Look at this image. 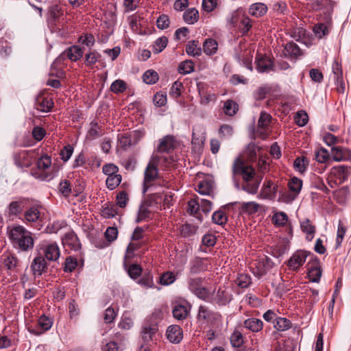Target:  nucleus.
<instances>
[{
  "label": "nucleus",
  "instance_id": "1",
  "mask_svg": "<svg viewBox=\"0 0 351 351\" xmlns=\"http://www.w3.org/2000/svg\"><path fill=\"white\" fill-rule=\"evenodd\" d=\"M158 313H153L150 319L146 321L141 326L140 332V346L138 351L150 350L154 344H156L160 337L158 323L153 320V318Z\"/></svg>",
  "mask_w": 351,
  "mask_h": 351
},
{
  "label": "nucleus",
  "instance_id": "2",
  "mask_svg": "<svg viewBox=\"0 0 351 351\" xmlns=\"http://www.w3.org/2000/svg\"><path fill=\"white\" fill-rule=\"evenodd\" d=\"M9 239L14 247L27 252L34 247L32 234L22 226H14L8 230Z\"/></svg>",
  "mask_w": 351,
  "mask_h": 351
},
{
  "label": "nucleus",
  "instance_id": "3",
  "mask_svg": "<svg viewBox=\"0 0 351 351\" xmlns=\"http://www.w3.org/2000/svg\"><path fill=\"white\" fill-rule=\"evenodd\" d=\"M202 278H191L188 280L189 290L197 298L204 301H208L210 296V291L202 285Z\"/></svg>",
  "mask_w": 351,
  "mask_h": 351
},
{
  "label": "nucleus",
  "instance_id": "4",
  "mask_svg": "<svg viewBox=\"0 0 351 351\" xmlns=\"http://www.w3.org/2000/svg\"><path fill=\"white\" fill-rule=\"evenodd\" d=\"M232 173L234 175H241L243 179L247 182L251 180L254 175V169L250 165H247L240 158H237L232 166Z\"/></svg>",
  "mask_w": 351,
  "mask_h": 351
},
{
  "label": "nucleus",
  "instance_id": "5",
  "mask_svg": "<svg viewBox=\"0 0 351 351\" xmlns=\"http://www.w3.org/2000/svg\"><path fill=\"white\" fill-rule=\"evenodd\" d=\"M158 175L157 163L152 158L144 172L143 193H146L149 188L152 186V182L158 178Z\"/></svg>",
  "mask_w": 351,
  "mask_h": 351
},
{
  "label": "nucleus",
  "instance_id": "6",
  "mask_svg": "<svg viewBox=\"0 0 351 351\" xmlns=\"http://www.w3.org/2000/svg\"><path fill=\"white\" fill-rule=\"evenodd\" d=\"M51 165V157L48 155L41 156L37 161L36 166L38 170H32L31 173L36 178L45 180L49 177V175L45 172H40V171H45L49 169Z\"/></svg>",
  "mask_w": 351,
  "mask_h": 351
},
{
  "label": "nucleus",
  "instance_id": "7",
  "mask_svg": "<svg viewBox=\"0 0 351 351\" xmlns=\"http://www.w3.org/2000/svg\"><path fill=\"white\" fill-rule=\"evenodd\" d=\"M35 158V152L22 151L14 156L15 164L20 167H29L33 162Z\"/></svg>",
  "mask_w": 351,
  "mask_h": 351
},
{
  "label": "nucleus",
  "instance_id": "8",
  "mask_svg": "<svg viewBox=\"0 0 351 351\" xmlns=\"http://www.w3.org/2000/svg\"><path fill=\"white\" fill-rule=\"evenodd\" d=\"M278 191V185L271 180H266L263 183L258 197L263 199L274 200Z\"/></svg>",
  "mask_w": 351,
  "mask_h": 351
},
{
  "label": "nucleus",
  "instance_id": "9",
  "mask_svg": "<svg viewBox=\"0 0 351 351\" xmlns=\"http://www.w3.org/2000/svg\"><path fill=\"white\" fill-rule=\"evenodd\" d=\"M221 315L217 313L212 311L205 306H200L199 307L197 319L203 320L207 323L215 324L220 319Z\"/></svg>",
  "mask_w": 351,
  "mask_h": 351
},
{
  "label": "nucleus",
  "instance_id": "10",
  "mask_svg": "<svg viewBox=\"0 0 351 351\" xmlns=\"http://www.w3.org/2000/svg\"><path fill=\"white\" fill-rule=\"evenodd\" d=\"M309 254L307 251L297 250L289 258L288 261L289 267L293 270L298 269L305 263Z\"/></svg>",
  "mask_w": 351,
  "mask_h": 351
},
{
  "label": "nucleus",
  "instance_id": "11",
  "mask_svg": "<svg viewBox=\"0 0 351 351\" xmlns=\"http://www.w3.org/2000/svg\"><path fill=\"white\" fill-rule=\"evenodd\" d=\"M30 267L33 275L35 277H38L47 272V263L45 258L43 256L40 255L34 258Z\"/></svg>",
  "mask_w": 351,
  "mask_h": 351
},
{
  "label": "nucleus",
  "instance_id": "12",
  "mask_svg": "<svg viewBox=\"0 0 351 351\" xmlns=\"http://www.w3.org/2000/svg\"><path fill=\"white\" fill-rule=\"evenodd\" d=\"M44 258L49 261H56L60 256V250L56 243L44 245L42 248Z\"/></svg>",
  "mask_w": 351,
  "mask_h": 351
},
{
  "label": "nucleus",
  "instance_id": "13",
  "mask_svg": "<svg viewBox=\"0 0 351 351\" xmlns=\"http://www.w3.org/2000/svg\"><path fill=\"white\" fill-rule=\"evenodd\" d=\"M166 335L170 342L178 343L183 338L182 329L178 325H171L168 327Z\"/></svg>",
  "mask_w": 351,
  "mask_h": 351
},
{
  "label": "nucleus",
  "instance_id": "14",
  "mask_svg": "<svg viewBox=\"0 0 351 351\" xmlns=\"http://www.w3.org/2000/svg\"><path fill=\"white\" fill-rule=\"evenodd\" d=\"M350 173V169L347 166L339 165L332 168L330 176H333L335 178L338 180L339 182V183L341 184L348 180Z\"/></svg>",
  "mask_w": 351,
  "mask_h": 351
},
{
  "label": "nucleus",
  "instance_id": "15",
  "mask_svg": "<svg viewBox=\"0 0 351 351\" xmlns=\"http://www.w3.org/2000/svg\"><path fill=\"white\" fill-rule=\"evenodd\" d=\"M52 324L53 322L50 318L45 315H42L40 317L38 321V326L42 330V331H38V330L32 327L28 328V331L33 335H40L44 332L49 330L52 326Z\"/></svg>",
  "mask_w": 351,
  "mask_h": 351
},
{
  "label": "nucleus",
  "instance_id": "16",
  "mask_svg": "<svg viewBox=\"0 0 351 351\" xmlns=\"http://www.w3.org/2000/svg\"><path fill=\"white\" fill-rule=\"evenodd\" d=\"M62 243L64 246L75 251L81 247V244L77 235L73 232H68L64 235L62 239Z\"/></svg>",
  "mask_w": 351,
  "mask_h": 351
},
{
  "label": "nucleus",
  "instance_id": "17",
  "mask_svg": "<svg viewBox=\"0 0 351 351\" xmlns=\"http://www.w3.org/2000/svg\"><path fill=\"white\" fill-rule=\"evenodd\" d=\"M27 199L25 198H20L17 201L10 202L8 206V214L10 216H16L22 213L24 208L26 206Z\"/></svg>",
  "mask_w": 351,
  "mask_h": 351
},
{
  "label": "nucleus",
  "instance_id": "18",
  "mask_svg": "<svg viewBox=\"0 0 351 351\" xmlns=\"http://www.w3.org/2000/svg\"><path fill=\"white\" fill-rule=\"evenodd\" d=\"M35 105L37 110L48 112L53 108L54 103L51 98L39 96L36 99Z\"/></svg>",
  "mask_w": 351,
  "mask_h": 351
},
{
  "label": "nucleus",
  "instance_id": "19",
  "mask_svg": "<svg viewBox=\"0 0 351 351\" xmlns=\"http://www.w3.org/2000/svg\"><path fill=\"white\" fill-rule=\"evenodd\" d=\"M175 147V142L174 138L171 136H165L162 138L157 147V151L158 152H169L173 150Z\"/></svg>",
  "mask_w": 351,
  "mask_h": 351
},
{
  "label": "nucleus",
  "instance_id": "20",
  "mask_svg": "<svg viewBox=\"0 0 351 351\" xmlns=\"http://www.w3.org/2000/svg\"><path fill=\"white\" fill-rule=\"evenodd\" d=\"M62 56H66L71 61L76 62L83 56V50L77 45H73L66 49L62 54Z\"/></svg>",
  "mask_w": 351,
  "mask_h": 351
},
{
  "label": "nucleus",
  "instance_id": "21",
  "mask_svg": "<svg viewBox=\"0 0 351 351\" xmlns=\"http://www.w3.org/2000/svg\"><path fill=\"white\" fill-rule=\"evenodd\" d=\"M283 53L286 57L297 58L302 56V51L295 43L291 42L285 45Z\"/></svg>",
  "mask_w": 351,
  "mask_h": 351
},
{
  "label": "nucleus",
  "instance_id": "22",
  "mask_svg": "<svg viewBox=\"0 0 351 351\" xmlns=\"http://www.w3.org/2000/svg\"><path fill=\"white\" fill-rule=\"evenodd\" d=\"M207 269L208 265L206 263V261L199 258H196L191 262L189 270L191 274H197L207 270Z\"/></svg>",
  "mask_w": 351,
  "mask_h": 351
},
{
  "label": "nucleus",
  "instance_id": "23",
  "mask_svg": "<svg viewBox=\"0 0 351 351\" xmlns=\"http://www.w3.org/2000/svg\"><path fill=\"white\" fill-rule=\"evenodd\" d=\"M322 276V269L319 263H313L308 268V276L310 281L318 282Z\"/></svg>",
  "mask_w": 351,
  "mask_h": 351
},
{
  "label": "nucleus",
  "instance_id": "24",
  "mask_svg": "<svg viewBox=\"0 0 351 351\" xmlns=\"http://www.w3.org/2000/svg\"><path fill=\"white\" fill-rule=\"evenodd\" d=\"M243 326L252 332H257L263 329V322L257 318H249L244 322Z\"/></svg>",
  "mask_w": 351,
  "mask_h": 351
},
{
  "label": "nucleus",
  "instance_id": "25",
  "mask_svg": "<svg viewBox=\"0 0 351 351\" xmlns=\"http://www.w3.org/2000/svg\"><path fill=\"white\" fill-rule=\"evenodd\" d=\"M301 230L306 236V238L308 241H311L315 232V226L313 225L308 219H305L300 222Z\"/></svg>",
  "mask_w": 351,
  "mask_h": 351
},
{
  "label": "nucleus",
  "instance_id": "26",
  "mask_svg": "<svg viewBox=\"0 0 351 351\" xmlns=\"http://www.w3.org/2000/svg\"><path fill=\"white\" fill-rule=\"evenodd\" d=\"M186 52L188 55L198 57L202 54V49L199 41L191 40L186 46Z\"/></svg>",
  "mask_w": 351,
  "mask_h": 351
},
{
  "label": "nucleus",
  "instance_id": "27",
  "mask_svg": "<svg viewBox=\"0 0 351 351\" xmlns=\"http://www.w3.org/2000/svg\"><path fill=\"white\" fill-rule=\"evenodd\" d=\"M40 206L38 205H34L29 208H28L24 214L25 219L29 222H35L36 221L40 215V213L39 210Z\"/></svg>",
  "mask_w": 351,
  "mask_h": 351
},
{
  "label": "nucleus",
  "instance_id": "28",
  "mask_svg": "<svg viewBox=\"0 0 351 351\" xmlns=\"http://www.w3.org/2000/svg\"><path fill=\"white\" fill-rule=\"evenodd\" d=\"M267 6L263 3H255L250 5V13L256 17H261L266 14Z\"/></svg>",
  "mask_w": 351,
  "mask_h": 351
},
{
  "label": "nucleus",
  "instance_id": "29",
  "mask_svg": "<svg viewBox=\"0 0 351 351\" xmlns=\"http://www.w3.org/2000/svg\"><path fill=\"white\" fill-rule=\"evenodd\" d=\"M218 48L217 42L213 38H208L204 42L203 50L207 55H213L217 53Z\"/></svg>",
  "mask_w": 351,
  "mask_h": 351
},
{
  "label": "nucleus",
  "instance_id": "30",
  "mask_svg": "<svg viewBox=\"0 0 351 351\" xmlns=\"http://www.w3.org/2000/svg\"><path fill=\"white\" fill-rule=\"evenodd\" d=\"M273 323L274 327L278 331H285L292 326L291 322L284 317H276Z\"/></svg>",
  "mask_w": 351,
  "mask_h": 351
},
{
  "label": "nucleus",
  "instance_id": "31",
  "mask_svg": "<svg viewBox=\"0 0 351 351\" xmlns=\"http://www.w3.org/2000/svg\"><path fill=\"white\" fill-rule=\"evenodd\" d=\"M184 21L188 24H194L199 19V12L195 8L187 9L183 14Z\"/></svg>",
  "mask_w": 351,
  "mask_h": 351
},
{
  "label": "nucleus",
  "instance_id": "32",
  "mask_svg": "<svg viewBox=\"0 0 351 351\" xmlns=\"http://www.w3.org/2000/svg\"><path fill=\"white\" fill-rule=\"evenodd\" d=\"M230 300L228 293L219 289L216 295L213 298V302L219 305H225Z\"/></svg>",
  "mask_w": 351,
  "mask_h": 351
},
{
  "label": "nucleus",
  "instance_id": "33",
  "mask_svg": "<svg viewBox=\"0 0 351 351\" xmlns=\"http://www.w3.org/2000/svg\"><path fill=\"white\" fill-rule=\"evenodd\" d=\"M288 187L289 190L298 197L302 187V181L298 178H293L289 182Z\"/></svg>",
  "mask_w": 351,
  "mask_h": 351
},
{
  "label": "nucleus",
  "instance_id": "34",
  "mask_svg": "<svg viewBox=\"0 0 351 351\" xmlns=\"http://www.w3.org/2000/svg\"><path fill=\"white\" fill-rule=\"evenodd\" d=\"M238 104L233 100L228 99L225 101L223 105L224 113L228 116L234 115L238 111Z\"/></svg>",
  "mask_w": 351,
  "mask_h": 351
},
{
  "label": "nucleus",
  "instance_id": "35",
  "mask_svg": "<svg viewBox=\"0 0 351 351\" xmlns=\"http://www.w3.org/2000/svg\"><path fill=\"white\" fill-rule=\"evenodd\" d=\"M173 317L178 320L185 319L188 315L187 308L184 305H176L173 309Z\"/></svg>",
  "mask_w": 351,
  "mask_h": 351
},
{
  "label": "nucleus",
  "instance_id": "36",
  "mask_svg": "<svg viewBox=\"0 0 351 351\" xmlns=\"http://www.w3.org/2000/svg\"><path fill=\"white\" fill-rule=\"evenodd\" d=\"M347 151L341 147H333L331 149L332 158L335 161H342L347 159L346 152Z\"/></svg>",
  "mask_w": 351,
  "mask_h": 351
},
{
  "label": "nucleus",
  "instance_id": "37",
  "mask_svg": "<svg viewBox=\"0 0 351 351\" xmlns=\"http://www.w3.org/2000/svg\"><path fill=\"white\" fill-rule=\"evenodd\" d=\"M122 177L121 174H116L114 176H108L106 180V184L109 190H114L121 182Z\"/></svg>",
  "mask_w": 351,
  "mask_h": 351
},
{
  "label": "nucleus",
  "instance_id": "38",
  "mask_svg": "<svg viewBox=\"0 0 351 351\" xmlns=\"http://www.w3.org/2000/svg\"><path fill=\"white\" fill-rule=\"evenodd\" d=\"M272 68V62L267 58H260L256 60V69L258 72L269 71Z\"/></svg>",
  "mask_w": 351,
  "mask_h": 351
},
{
  "label": "nucleus",
  "instance_id": "39",
  "mask_svg": "<svg viewBox=\"0 0 351 351\" xmlns=\"http://www.w3.org/2000/svg\"><path fill=\"white\" fill-rule=\"evenodd\" d=\"M168 44V38L166 36H162L157 38L153 44V52L158 53L163 51Z\"/></svg>",
  "mask_w": 351,
  "mask_h": 351
},
{
  "label": "nucleus",
  "instance_id": "40",
  "mask_svg": "<svg viewBox=\"0 0 351 351\" xmlns=\"http://www.w3.org/2000/svg\"><path fill=\"white\" fill-rule=\"evenodd\" d=\"M101 55L96 51H90L85 55V64L87 66H93L99 61Z\"/></svg>",
  "mask_w": 351,
  "mask_h": 351
},
{
  "label": "nucleus",
  "instance_id": "41",
  "mask_svg": "<svg viewBox=\"0 0 351 351\" xmlns=\"http://www.w3.org/2000/svg\"><path fill=\"white\" fill-rule=\"evenodd\" d=\"M271 120V116L269 114L262 112L258 120V130L262 129L265 130L268 128Z\"/></svg>",
  "mask_w": 351,
  "mask_h": 351
},
{
  "label": "nucleus",
  "instance_id": "42",
  "mask_svg": "<svg viewBox=\"0 0 351 351\" xmlns=\"http://www.w3.org/2000/svg\"><path fill=\"white\" fill-rule=\"evenodd\" d=\"M288 221V216L284 212H277L274 214L272 217L273 223L278 226H284Z\"/></svg>",
  "mask_w": 351,
  "mask_h": 351
},
{
  "label": "nucleus",
  "instance_id": "43",
  "mask_svg": "<svg viewBox=\"0 0 351 351\" xmlns=\"http://www.w3.org/2000/svg\"><path fill=\"white\" fill-rule=\"evenodd\" d=\"M143 80L147 84H154L158 80V73L154 70H148L143 74Z\"/></svg>",
  "mask_w": 351,
  "mask_h": 351
},
{
  "label": "nucleus",
  "instance_id": "44",
  "mask_svg": "<svg viewBox=\"0 0 351 351\" xmlns=\"http://www.w3.org/2000/svg\"><path fill=\"white\" fill-rule=\"evenodd\" d=\"M194 70L193 62L191 60H187L182 62L178 66V71L182 74H189Z\"/></svg>",
  "mask_w": 351,
  "mask_h": 351
},
{
  "label": "nucleus",
  "instance_id": "45",
  "mask_svg": "<svg viewBox=\"0 0 351 351\" xmlns=\"http://www.w3.org/2000/svg\"><path fill=\"white\" fill-rule=\"evenodd\" d=\"M127 88V84L122 80H116L110 86V90L114 93H123Z\"/></svg>",
  "mask_w": 351,
  "mask_h": 351
},
{
  "label": "nucleus",
  "instance_id": "46",
  "mask_svg": "<svg viewBox=\"0 0 351 351\" xmlns=\"http://www.w3.org/2000/svg\"><path fill=\"white\" fill-rule=\"evenodd\" d=\"M212 220L213 223L223 226L227 223L228 218L221 210H219L214 212L212 216Z\"/></svg>",
  "mask_w": 351,
  "mask_h": 351
},
{
  "label": "nucleus",
  "instance_id": "47",
  "mask_svg": "<svg viewBox=\"0 0 351 351\" xmlns=\"http://www.w3.org/2000/svg\"><path fill=\"white\" fill-rule=\"evenodd\" d=\"M308 165V160L306 157H298L294 161V168L295 170L300 173H303L306 171V169Z\"/></svg>",
  "mask_w": 351,
  "mask_h": 351
},
{
  "label": "nucleus",
  "instance_id": "48",
  "mask_svg": "<svg viewBox=\"0 0 351 351\" xmlns=\"http://www.w3.org/2000/svg\"><path fill=\"white\" fill-rule=\"evenodd\" d=\"M297 196H295L291 191H282L279 192V197L278 202L289 204L292 202Z\"/></svg>",
  "mask_w": 351,
  "mask_h": 351
},
{
  "label": "nucleus",
  "instance_id": "49",
  "mask_svg": "<svg viewBox=\"0 0 351 351\" xmlns=\"http://www.w3.org/2000/svg\"><path fill=\"white\" fill-rule=\"evenodd\" d=\"M71 184L67 180H62L59 184V191L64 197H68L71 193Z\"/></svg>",
  "mask_w": 351,
  "mask_h": 351
},
{
  "label": "nucleus",
  "instance_id": "50",
  "mask_svg": "<svg viewBox=\"0 0 351 351\" xmlns=\"http://www.w3.org/2000/svg\"><path fill=\"white\" fill-rule=\"evenodd\" d=\"M77 265V261L73 256L66 258L64 263V271L65 272H72Z\"/></svg>",
  "mask_w": 351,
  "mask_h": 351
},
{
  "label": "nucleus",
  "instance_id": "51",
  "mask_svg": "<svg viewBox=\"0 0 351 351\" xmlns=\"http://www.w3.org/2000/svg\"><path fill=\"white\" fill-rule=\"evenodd\" d=\"M176 280V276L171 271H166L160 277V282L162 285H169Z\"/></svg>",
  "mask_w": 351,
  "mask_h": 351
},
{
  "label": "nucleus",
  "instance_id": "52",
  "mask_svg": "<svg viewBox=\"0 0 351 351\" xmlns=\"http://www.w3.org/2000/svg\"><path fill=\"white\" fill-rule=\"evenodd\" d=\"M230 343L234 348L241 347L243 343L242 334L239 331L234 332L230 336Z\"/></svg>",
  "mask_w": 351,
  "mask_h": 351
},
{
  "label": "nucleus",
  "instance_id": "53",
  "mask_svg": "<svg viewBox=\"0 0 351 351\" xmlns=\"http://www.w3.org/2000/svg\"><path fill=\"white\" fill-rule=\"evenodd\" d=\"M183 88V84L179 81H176L172 84L169 95L175 99L178 98L181 95V90Z\"/></svg>",
  "mask_w": 351,
  "mask_h": 351
},
{
  "label": "nucleus",
  "instance_id": "54",
  "mask_svg": "<svg viewBox=\"0 0 351 351\" xmlns=\"http://www.w3.org/2000/svg\"><path fill=\"white\" fill-rule=\"evenodd\" d=\"M154 160L156 161L157 165L160 164L164 166L165 168L173 165L174 162V160L172 156H155L153 157Z\"/></svg>",
  "mask_w": 351,
  "mask_h": 351
},
{
  "label": "nucleus",
  "instance_id": "55",
  "mask_svg": "<svg viewBox=\"0 0 351 351\" xmlns=\"http://www.w3.org/2000/svg\"><path fill=\"white\" fill-rule=\"evenodd\" d=\"M346 232V228L343 225L341 221L339 222L338 229L337 232V239H336V248H338L344 238L345 234Z\"/></svg>",
  "mask_w": 351,
  "mask_h": 351
},
{
  "label": "nucleus",
  "instance_id": "56",
  "mask_svg": "<svg viewBox=\"0 0 351 351\" xmlns=\"http://www.w3.org/2000/svg\"><path fill=\"white\" fill-rule=\"evenodd\" d=\"M103 173L108 177L119 174V167L112 163L104 165L102 168Z\"/></svg>",
  "mask_w": 351,
  "mask_h": 351
},
{
  "label": "nucleus",
  "instance_id": "57",
  "mask_svg": "<svg viewBox=\"0 0 351 351\" xmlns=\"http://www.w3.org/2000/svg\"><path fill=\"white\" fill-rule=\"evenodd\" d=\"M271 91V88L268 85H263L258 88L255 93V98L258 100L263 99Z\"/></svg>",
  "mask_w": 351,
  "mask_h": 351
},
{
  "label": "nucleus",
  "instance_id": "58",
  "mask_svg": "<svg viewBox=\"0 0 351 351\" xmlns=\"http://www.w3.org/2000/svg\"><path fill=\"white\" fill-rule=\"evenodd\" d=\"M142 271L143 269L139 265L132 264L129 267L128 273L132 278L136 279L141 275Z\"/></svg>",
  "mask_w": 351,
  "mask_h": 351
},
{
  "label": "nucleus",
  "instance_id": "59",
  "mask_svg": "<svg viewBox=\"0 0 351 351\" xmlns=\"http://www.w3.org/2000/svg\"><path fill=\"white\" fill-rule=\"evenodd\" d=\"M117 212L114 205H106L102 209L101 215L105 218H112L117 215Z\"/></svg>",
  "mask_w": 351,
  "mask_h": 351
},
{
  "label": "nucleus",
  "instance_id": "60",
  "mask_svg": "<svg viewBox=\"0 0 351 351\" xmlns=\"http://www.w3.org/2000/svg\"><path fill=\"white\" fill-rule=\"evenodd\" d=\"M236 281L238 286L246 288L251 283V278L247 274H241L238 276Z\"/></svg>",
  "mask_w": 351,
  "mask_h": 351
},
{
  "label": "nucleus",
  "instance_id": "61",
  "mask_svg": "<svg viewBox=\"0 0 351 351\" xmlns=\"http://www.w3.org/2000/svg\"><path fill=\"white\" fill-rule=\"evenodd\" d=\"M329 158V154L327 149L322 148L317 150L315 154V160L320 163H324Z\"/></svg>",
  "mask_w": 351,
  "mask_h": 351
},
{
  "label": "nucleus",
  "instance_id": "62",
  "mask_svg": "<svg viewBox=\"0 0 351 351\" xmlns=\"http://www.w3.org/2000/svg\"><path fill=\"white\" fill-rule=\"evenodd\" d=\"M3 263L5 267H6L8 269H12L16 267L18 263V259L15 256L11 254H8L5 256Z\"/></svg>",
  "mask_w": 351,
  "mask_h": 351
},
{
  "label": "nucleus",
  "instance_id": "63",
  "mask_svg": "<svg viewBox=\"0 0 351 351\" xmlns=\"http://www.w3.org/2000/svg\"><path fill=\"white\" fill-rule=\"evenodd\" d=\"M154 104L158 107H162L167 103V95L165 93H157L153 98Z\"/></svg>",
  "mask_w": 351,
  "mask_h": 351
},
{
  "label": "nucleus",
  "instance_id": "64",
  "mask_svg": "<svg viewBox=\"0 0 351 351\" xmlns=\"http://www.w3.org/2000/svg\"><path fill=\"white\" fill-rule=\"evenodd\" d=\"M156 25L158 28L160 29H165L169 27L170 20L167 15H160L156 21Z\"/></svg>",
  "mask_w": 351,
  "mask_h": 351
}]
</instances>
